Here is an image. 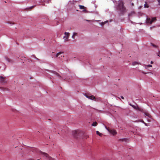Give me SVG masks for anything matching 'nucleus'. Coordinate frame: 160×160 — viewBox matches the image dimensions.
<instances>
[{
	"label": "nucleus",
	"instance_id": "obj_16",
	"mask_svg": "<svg viewBox=\"0 0 160 160\" xmlns=\"http://www.w3.org/2000/svg\"><path fill=\"white\" fill-rule=\"evenodd\" d=\"M79 7H80V8L81 9H83L84 8V7L83 6L79 5Z\"/></svg>",
	"mask_w": 160,
	"mask_h": 160
},
{
	"label": "nucleus",
	"instance_id": "obj_21",
	"mask_svg": "<svg viewBox=\"0 0 160 160\" xmlns=\"http://www.w3.org/2000/svg\"><path fill=\"white\" fill-rule=\"evenodd\" d=\"M158 3H159L160 2V0H158Z\"/></svg>",
	"mask_w": 160,
	"mask_h": 160
},
{
	"label": "nucleus",
	"instance_id": "obj_11",
	"mask_svg": "<svg viewBox=\"0 0 160 160\" xmlns=\"http://www.w3.org/2000/svg\"><path fill=\"white\" fill-rule=\"evenodd\" d=\"M77 33H76V32H73V35L72 37V38H73V39H74V36H76V35H77Z\"/></svg>",
	"mask_w": 160,
	"mask_h": 160
},
{
	"label": "nucleus",
	"instance_id": "obj_10",
	"mask_svg": "<svg viewBox=\"0 0 160 160\" xmlns=\"http://www.w3.org/2000/svg\"><path fill=\"white\" fill-rule=\"evenodd\" d=\"M130 105L133 108H134L136 109H138L139 110V108L138 106H134V105H131V104H130Z\"/></svg>",
	"mask_w": 160,
	"mask_h": 160
},
{
	"label": "nucleus",
	"instance_id": "obj_19",
	"mask_svg": "<svg viewBox=\"0 0 160 160\" xmlns=\"http://www.w3.org/2000/svg\"><path fill=\"white\" fill-rule=\"evenodd\" d=\"M105 128L109 132V129L107 128V127L106 126H105Z\"/></svg>",
	"mask_w": 160,
	"mask_h": 160
},
{
	"label": "nucleus",
	"instance_id": "obj_23",
	"mask_svg": "<svg viewBox=\"0 0 160 160\" xmlns=\"http://www.w3.org/2000/svg\"><path fill=\"white\" fill-rule=\"evenodd\" d=\"M153 63V62L152 61H151V64H152Z\"/></svg>",
	"mask_w": 160,
	"mask_h": 160
},
{
	"label": "nucleus",
	"instance_id": "obj_2",
	"mask_svg": "<svg viewBox=\"0 0 160 160\" xmlns=\"http://www.w3.org/2000/svg\"><path fill=\"white\" fill-rule=\"evenodd\" d=\"M65 36L63 37V38L65 41H66L68 40V39L69 35V33L68 32H65L64 33Z\"/></svg>",
	"mask_w": 160,
	"mask_h": 160
},
{
	"label": "nucleus",
	"instance_id": "obj_15",
	"mask_svg": "<svg viewBox=\"0 0 160 160\" xmlns=\"http://www.w3.org/2000/svg\"><path fill=\"white\" fill-rule=\"evenodd\" d=\"M144 7L146 8H148L149 7L148 5L146 2H145L144 4Z\"/></svg>",
	"mask_w": 160,
	"mask_h": 160
},
{
	"label": "nucleus",
	"instance_id": "obj_13",
	"mask_svg": "<svg viewBox=\"0 0 160 160\" xmlns=\"http://www.w3.org/2000/svg\"><path fill=\"white\" fill-rule=\"evenodd\" d=\"M96 133L97 134L99 135L100 136H102V134L101 133H100V132L98 131H96Z\"/></svg>",
	"mask_w": 160,
	"mask_h": 160
},
{
	"label": "nucleus",
	"instance_id": "obj_6",
	"mask_svg": "<svg viewBox=\"0 0 160 160\" xmlns=\"http://www.w3.org/2000/svg\"><path fill=\"white\" fill-rule=\"evenodd\" d=\"M0 82L2 83L5 82L4 78L2 76H0Z\"/></svg>",
	"mask_w": 160,
	"mask_h": 160
},
{
	"label": "nucleus",
	"instance_id": "obj_26",
	"mask_svg": "<svg viewBox=\"0 0 160 160\" xmlns=\"http://www.w3.org/2000/svg\"><path fill=\"white\" fill-rule=\"evenodd\" d=\"M145 125L147 126V124L146 123L145 124Z\"/></svg>",
	"mask_w": 160,
	"mask_h": 160
},
{
	"label": "nucleus",
	"instance_id": "obj_3",
	"mask_svg": "<svg viewBox=\"0 0 160 160\" xmlns=\"http://www.w3.org/2000/svg\"><path fill=\"white\" fill-rule=\"evenodd\" d=\"M86 97L88 98L89 99H91L92 100H95L96 98L93 95L88 96V95H85Z\"/></svg>",
	"mask_w": 160,
	"mask_h": 160
},
{
	"label": "nucleus",
	"instance_id": "obj_5",
	"mask_svg": "<svg viewBox=\"0 0 160 160\" xmlns=\"http://www.w3.org/2000/svg\"><path fill=\"white\" fill-rule=\"evenodd\" d=\"M109 132L110 133L112 134L113 135H115L117 134V132L116 131L113 129L110 130L109 131Z\"/></svg>",
	"mask_w": 160,
	"mask_h": 160
},
{
	"label": "nucleus",
	"instance_id": "obj_27",
	"mask_svg": "<svg viewBox=\"0 0 160 160\" xmlns=\"http://www.w3.org/2000/svg\"><path fill=\"white\" fill-rule=\"evenodd\" d=\"M2 81H3V80H2Z\"/></svg>",
	"mask_w": 160,
	"mask_h": 160
},
{
	"label": "nucleus",
	"instance_id": "obj_14",
	"mask_svg": "<svg viewBox=\"0 0 160 160\" xmlns=\"http://www.w3.org/2000/svg\"><path fill=\"white\" fill-rule=\"evenodd\" d=\"M148 67H152V65H145V68L147 69L148 68Z\"/></svg>",
	"mask_w": 160,
	"mask_h": 160
},
{
	"label": "nucleus",
	"instance_id": "obj_7",
	"mask_svg": "<svg viewBox=\"0 0 160 160\" xmlns=\"http://www.w3.org/2000/svg\"><path fill=\"white\" fill-rule=\"evenodd\" d=\"M40 155H41L43 156H45L46 157H48V154L46 153H44L43 152H42L41 151L40 152Z\"/></svg>",
	"mask_w": 160,
	"mask_h": 160
},
{
	"label": "nucleus",
	"instance_id": "obj_8",
	"mask_svg": "<svg viewBox=\"0 0 160 160\" xmlns=\"http://www.w3.org/2000/svg\"><path fill=\"white\" fill-rule=\"evenodd\" d=\"M77 2L76 1H70L69 2V4H74L75 3H76Z\"/></svg>",
	"mask_w": 160,
	"mask_h": 160
},
{
	"label": "nucleus",
	"instance_id": "obj_24",
	"mask_svg": "<svg viewBox=\"0 0 160 160\" xmlns=\"http://www.w3.org/2000/svg\"><path fill=\"white\" fill-rule=\"evenodd\" d=\"M106 23V22H102V23L103 24H104V23Z\"/></svg>",
	"mask_w": 160,
	"mask_h": 160
},
{
	"label": "nucleus",
	"instance_id": "obj_18",
	"mask_svg": "<svg viewBox=\"0 0 160 160\" xmlns=\"http://www.w3.org/2000/svg\"><path fill=\"white\" fill-rule=\"evenodd\" d=\"M6 58V60L8 61V62H9V59L8 58Z\"/></svg>",
	"mask_w": 160,
	"mask_h": 160
},
{
	"label": "nucleus",
	"instance_id": "obj_4",
	"mask_svg": "<svg viewBox=\"0 0 160 160\" xmlns=\"http://www.w3.org/2000/svg\"><path fill=\"white\" fill-rule=\"evenodd\" d=\"M63 52H59L57 53L56 56V57H58L59 58H61L62 57H64L63 55Z\"/></svg>",
	"mask_w": 160,
	"mask_h": 160
},
{
	"label": "nucleus",
	"instance_id": "obj_22",
	"mask_svg": "<svg viewBox=\"0 0 160 160\" xmlns=\"http://www.w3.org/2000/svg\"><path fill=\"white\" fill-rule=\"evenodd\" d=\"M121 98L122 99H124V98L123 96H121Z\"/></svg>",
	"mask_w": 160,
	"mask_h": 160
},
{
	"label": "nucleus",
	"instance_id": "obj_20",
	"mask_svg": "<svg viewBox=\"0 0 160 160\" xmlns=\"http://www.w3.org/2000/svg\"><path fill=\"white\" fill-rule=\"evenodd\" d=\"M158 56H159L160 57V52H159L158 54Z\"/></svg>",
	"mask_w": 160,
	"mask_h": 160
},
{
	"label": "nucleus",
	"instance_id": "obj_25",
	"mask_svg": "<svg viewBox=\"0 0 160 160\" xmlns=\"http://www.w3.org/2000/svg\"><path fill=\"white\" fill-rule=\"evenodd\" d=\"M146 114V116H149L148 115H147Z\"/></svg>",
	"mask_w": 160,
	"mask_h": 160
},
{
	"label": "nucleus",
	"instance_id": "obj_1",
	"mask_svg": "<svg viewBox=\"0 0 160 160\" xmlns=\"http://www.w3.org/2000/svg\"><path fill=\"white\" fill-rule=\"evenodd\" d=\"M118 7L119 9L122 12L125 11V8L123 6V2L122 0L118 1Z\"/></svg>",
	"mask_w": 160,
	"mask_h": 160
},
{
	"label": "nucleus",
	"instance_id": "obj_17",
	"mask_svg": "<svg viewBox=\"0 0 160 160\" xmlns=\"http://www.w3.org/2000/svg\"><path fill=\"white\" fill-rule=\"evenodd\" d=\"M138 62H133L132 63V65H136V64H138Z\"/></svg>",
	"mask_w": 160,
	"mask_h": 160
},
{
	"label": "nucleus",
	"instance_id": "obj_12",
	"mask_svg": "<svg viewBox=\"0 0 160 160\" xmlns=\"http://www.w3.org/2000/svg\"><path fill=\"white\" fill-rule=\"evenodd\" d=\"M97 123L96 122H93L92 124L93 126H96L97 125Z\"/></svg>",
	"mask_w": 160,
	"mask_h": 160
},
{
	"label": "nucleus",
	"instance_id": "obj_9",
	"mask_svg": "<svg viewBox=\"0 0 160 160\" xmlns=\"http://www.w3.org/2000/svg\"><path fill=\"white\" fill-rule=\"evenodd\" d=\"M156 20V18H153L151 20L150 22H149V23L150 24H151L154 21H155Z\"/></svg>",
	"mask_w": 160,
	"mask_h": 160
}]
</instances>
